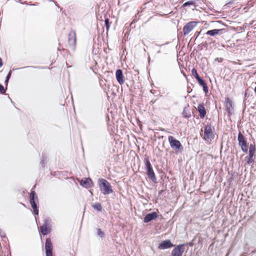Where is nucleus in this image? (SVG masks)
<instances>
[{
  "mask_svg": "<svg viewBox=\"0 0 256 256\" xmlns=\"http://www.w3.org/2000/svg\"><path fill=\"white\" fill-rule=\"evenodd\" d=\"M68 42L72 48H74L76 45V33L74 30H71L68 36Z\"/></svg>",
  "mask_w": 256,
  "mask_h": 256,
  "instance_id": "obj_6",
  "label": "nucleus"
},
{
  "mask_svg": "<svg viewBox=\"0 0 256 256\" xmlns=\"http://www.w3.org/2000/svg\"><path fill=\"white\" fill-rule=\"evenodd\" d=\"M48 224L47 220H46L44 224L42 226H40V232L44 236H46L50 232V230L48 227Z\"/></svg>",
  "mask_w": 256,
  "mask_h": 256,
  "instance_id": "obj_15",
  "label": "nucleus"
},
{
  "mask_svg": "<svg viewBox=\"0 0 256 256\" xmlns=\"http://www.w3.org/2000/svg\"><path fill=\"white\" fill-rule=\"evenodd\" d=\"M8 80H7L6 78L5 83L6 84V87H7V86H8Z\"/></svg>",
  "mask_w": 256,
  "mask_h": 256,
  "instance_id": "obj_32",
  "label": "nucleus"
},
{
  "mask_svg": "<svg viewBox=\"0 0 256 256\" xmlns=\"http://www.w3.org/2000/svg\"><path fill=\"white\" fill-rule=\"evenodd\" d=\"M214 128L210 124H207L204 128V134L203 138L207 142H210L214 138Z\"/></svg>",
  "mask_w": 256,
  "mask_h": 256,
  "instance_id": "obj_3",
  "label": "nucleus"
},
{
  "mask_svg": "<svg viewBox=\"0 0 256 256\" xmlns=\"http://www.w3.org/2000/svg\"><path fill=\"white\" fill-rule=\"evenodd\" d=\"M92 207L94 209L99 212H101L102 210V206L100 204L96 203L92 204Z\"/></svg>",
  "mask_w": 256,
  "mask_h": 256,
  "instance_id": "obj_20",
  "label": "nucleus"
},
{
  "mask_svg": "<svg viewBox=\"0 0 256 256\" xmlns=\"http://www.w3.org/2000/svg\"><path fill=\"white\" fill-rule=\"evenodd\" d=\"M255 150L256 149L254 144H250L249 147V154L248 156L253 158Z\"/></svg>",
  "mask_w": 256,
  "mask_h": 256,
  "instance_id": "obj_19",
  "label": "nucleus"
},
{
  "mask_svg": "<svg viewBox=\"0 0 256 256\" xmlns=\"http://www.w3.org/2000/svg\"><path fill=\"white\" fill-rule=\"evenodd\" d=\"M222 30V29H214L212 30H208L206 34L210 36H214L219 34L220 32Z\"/></svg>",
  "mask_w": 256,
  "mask_h": 256,
  "instance_id": "obj_18",
  "label": "nucleus"
},
{
  "mask_svg": "<svg viewBox=\"0 0 256 256\" xmlns=\"http://www.w3.org/2000/svg\"><path fill=\"white\" fill-rule=\"evenodd\" d=\"M245 160H246V162L248 164H250L254 162V160H253L252 158H250L248 156L246 158Z\"/></svg>",
  "mask_w": 256,
  "mask_h": 256,
  "instance_id": "obj_25",
  "label": "nucleus"
},
{
  "mask_svg": "<svg viewBox=\"0 0 256 256\" xmlns=\"http://www.w3.org/2000/svg\"><path fill=\"white\" fill-rule=\"evenodd\" d=\"M2 66V62L1 58H0V68Z\"/></svg>",
  "mask_w": 256,
  "mask_h": 256,
  "instance_id": "obj_31",
  "label": "nucleus"
},
{
  "mask_svg": "<svg viewBox=\"0 0 256 256\" xmlns=\"http://www.w3.org/2000/svg\"><path fill=\"white\" fill-rule=\"evenodd\" d=\"M174 245L171 242L170 240H166L162 241L158 245L160 249L164 250L174 246Z\"/></svg>",
  "mask_w": 256,
  "mask_h": 256,
  "instance_id": "obj_11",
  "label": "nucleus"
},
{
  "mask_svg": "<svg viewBox=\"0 0 256 256\" xmlns=\"http://www.w3.org/2000/svg\"><path fill=\"white\" fill-rule=\"evenodd\" d=\"M192 74L196 80L200 78L197 73L196 70L194 68L192 70Z\"/></svg>",
  "mask_w": 256,
  "mask_h": 256,
  "instance_id": "obj_22",
  "label": "nucleus"
},
{
  "mask_svg": "<svg viewBox=\"0 0 256 256\" xmlns=\"http://www.w3.org/2000/svg\"><path fill=\"white\" fill-rule=\"evenodd\" d=\"M197 110H198L200 118H203L206 114V110L202 104H199L198 106Z\"/></svg>",
  "mask_w": 256,
  "mask_h": 256,
  "instance_id": "obj_14",
  "label": "nucleus"
},
{
  "mask_svg": "<svg viewBox=\"0 0 256 256\" xmlns=\"http://www.w3.org/2000/svg\"><path fill=\"white\" fill-rule=\"evenodd\" d=\"M197 22H190L185 25L183 28L184 34L188 35L196 26Z\"/></svg>",
  "mask_w": 256,
  "mask_h": 256,
  "instance_id": "obj_8",
  "label": "nucleus"
},
{
  "mask_svg": "<svg viewBox=\"0 0 256 256\" xmlns=\"http://www.w3.org/2000/svg\"><path fill=\"white\" fill-rule=\"evenodd\" d=\"M0 92L2 94H4L6 92V90L4 89V86L0 84Z\"/></svg>",
  "mask_w": 256,
  "mask_h": 256,
  "instance_id": "obj_28",
  "label": "nucleus"
},
{
  "mask_svg": "<svg viewBox=\"0 0 256 256\" xmlns=\"http://www.w3.org/2000/svg\"><path fill=\"white\" fill-rule=\"evenodd\" d=\"M38 200V196L34 191H32L30 196V202L32 208L34 210V212L35 214H38V209L36 204V201Z\"/></svg>",
  "mask_w": 256,
  "mask_h": 256,
  "instance_id": "obj_4",
  "label": "nucleus"
},
{
  "mask_svg": "<svg viewBox=\"0 0 256 256\" xmlns=\"http://www.w3.org/2000/svg\"><path fill=\"white\" fill-rule=\"evenodd\" d=\"M242 150L243 152L246 153L248 150V146L247 144L244 145V146H241Z\"/></svg>",
  "mask_w": 256,
  "mask_h": 256,
  "instance_id": "obj_26",
  "label": "nucleus"
},
{
  "mask_svg": "<svg viewBox=\"0 0 256 256\" xmlns=\"http://www.w3.org/2000/svg\"><path fill=\"white\" fill-rule=\"evenodd\" d=\"M45 250L46 256H52V245L49 238L46 239Z\"/></svg>",
  "mask_w": 256,
  "mask_h": 256,
  "instance_id": "obj_9",
  "label": "nucleus"
},
{
  "mask_svg": "<svg viewBox=\"0 0 256 256\" xmlns=\"http://www.w3.org/2000/svg\"><path fill=\"white\" fill-rule=\"evenodd\" d=\"M98 184L100 188L104 194L107 195L113 192L110 184L105 179H99Z\"/></svg>",
  "mask_w": 256,
  "mask_h": 256,
  "instance_id": "obj_1",
  "label": "nucleus"
},
{
  "mask_svg": "<svg viewBox=\"0 0 256 256\" xmlns=\"http://www.w3.org/2000/svg\"><path fill=\"white\" fill-rule=\"evenodd\" d=\"M144 162L148 178L153 182H156V178L149 159L148 158H146L144 160Z\"/></svg>",
  "mask_w": 256,
  "mask_h": 256,
  "instance_id": "obj_2",
  "label": "nucleus"
},
{
  "mask_svg": "<svg viewBox=\"0 0 256 256\" xmlns=\"http://www.w3.org/2000/svg\"><path fill=\"white\" fill-rule=\"evenodd\" d=\"M28 68V66H25L24 68Z\"/></svg>",
  "mask_w": 256,
  "mask_h": 256,
  "instance_id": "obj_34",
  "label": "nucleus"
},
{
  "mask_svg": "<svg viewBox=\"0 0 256 256\" xmlns=\"http://www.w3.org/2000/svg\"><path fill=\"white\" fill-rule=\"evenodd\" d=\"M196 80L198 81L200 84L202 86L204 92L206 94L208 93V88L205 81L200 78H198Z\"/></svg>",
  "mask_w": 256,
  "mask_h": 256,
  "instance_id": "obj_17",
  "label": "nucleus"
},
{
  "mask_svg": "<svg viewBox=\"0 0 256 256\" xmlns=\"http://www.w3.org/2000/svg\"><path fill=\"white\" fill-rule=\"evenodd\" d=\"M182 116L185 118H188L190 116V112L186 108L183 110Z\"/></svg>",
  "mask_w": 256,
  "mask_h": 256,
  "instance_id": "obj_21",
  "label": "nucleus"
},
{
  "mask_svg": "<svg viewBox=\"0 0 256 256\" xmlns=\"http://www.w3.org/2000/svg\"><path fill=\"white\" fill-rule=\"evenodd\" d=\"M168 140L171 148L178 150L180 152L183 150V146L179 140L174 138L172 136H169Z\"/></svg>",
  "mask_w": 256,
  "mask_h": 256,
  "instance_id": "obj_5",
  "label": "nucleus"
},
{
  "mask_svg": "<svg viewBox=\"0 0 256 256\" xmlns=\"http://www.w3.org/2000/svg\"><path fill=\"white\" fill-rule=\"evenodd\" d=\"M214 60L216 62H221L222 60H223V58H215Z\"/></svg>",
  "mask_w": 256,
  "mask_h": 256,
  "instance_id": "obj_29",
  "label": "nucleus"
},
{
  "mask_svg": "<svg viewBox=\"0 0 256 256\" xmlns=\"http://www.w3.org/2000/svg\"><path fill=\"white\" fill-rule=\"evenodd\" d=\"M80 186L88 188L92 187L94 185L92 180L90 178H84L80 182Z\"/></svg>",
  "mask_w": 256,
  "mask_h": 256,
  "instance_id": "obj_10",
  "label": "nucleus"
},
{
  "mask_svg": "<svg viewBox=\"0 0 256 256\" xmlns=\"http://www.w3.org/2000/svg\"><path fill=\"white\" fill-rule=\"evenodd\" d=\"M105 25L106 27L107 30H108L110 28V24H109V20L108 18H106L104 20Z\"/></svg>",
  "mask_w": 256,
  "mask_h": 256,
  "instance_id": "obj_27",
  "label": "nucleus"
},
{
  "mask_svg": "<svg viewBox=\"0 0 256 256\" xmlns=\"http://www.w3.org/2000/svg\"><path fill=\"white\" fill-rule=\"evenodd\" d=\"M238 144L240 146H244V145L247 144L242 134L240 132L238 134Z\"/></svg>",
  "mask_w": 256,
  "mask_h": 256,
  "instance_id": "obj_16",
  "label": "nucleus"
},
{
  "mask_svg": "<svg viewBox=\"0 0 256 256\" xmlns=\"http://www.w3.org/2000/svg\"><path fill=\"white\" fill-rule=\"evenodd\" d=\"M157 217V213L155 212H154L147 214L144 218V222L146 223H147L156 219Z\"/></svg>",
  "mask_w": 256,
  "mask_h": 256,
  "instance_id": "obj_12",
  "label": "nucleus"
},
{
  "mask_svg": "<svg viewBox=\"0 0 256 256\" xmlns=\"http://www.w3.org/2000/svg\"><path fill=\"white\" fill-rule=\"evenodd\" d=\"M116 77L117 81L120 84H122L124 83V76L122 74V71L121 70L118 69L116 70Z\"/></svg>",
  "mask_w": 256,
  "mask_h": 256,
  "instance_id": "obj_13",
  "label": "nucleus"
},
{
  "mask_svg": "<svg viewBox=\"0 0 256 256\" xmlns=\"http://www.w3.org/2000/svg\"><path fill=\"white\" fill-rule=\"evenodd\" d=\"M160 52H160V50H158V53H160Z\"/></svg>",
  "mask_w": 256,
  "mask_h": 256,
  "instance_id": "obj_33",
  "label": "nucleus"
},
{
  "mask_svg": "<svg viewBox=\"0 0 256 256\" xmlns=\"http://www.w3.org/2000/svg\"><path fill=\"white\" fill-rule=\"evenodd\" d=\"M11 74H12V72L10 71L6 77V79L7 80H9L10 78V76H11Z\"/></svg>",
  "mask_w": 256,
  "mask_h": 256,
  "instance_id": "obj_30",
  "label": "nucleus"
},
{
  "mask_svg": "<svg viewBox=\"0 0 256 256\" xmlns=\"http://www.w3.org/2000/svg\"><path fill=\"white\" fill-rule=\"evenodd\" d=\"M194 2L192 1H188V2H184L183 4H182V6L183 7H185V6H190V5H194Z\"/></svg>",
  "mask_w": 256,
  "mask_h": 256,
  "instance_id": "obj_24",
  "label": "nucleus"
},
{
  "mask_svg": "<svg viewBox=\"0 0 256 256\" xmlns=\"http://www.w3.org/2000/svg\"><path fill=\"white\" fill-rule=\"evenodd\" d=\"M184 244L177 246L172 252L171 256H182L184 250Z\"/></svg>",
  "mask_w": 256,
  "mask_h": 256,
  "instance_id": "obj_7",
  "label": "nucleus"
},
{
  "mask_svg": "<svg viewBox=\"0 0 256 256\" xmlns=\"http://www.w3.org/2000/svg\"><path fill=\"white\" fill-rule=\"evenodd\" d=\"M98 235L101 238L104 237V233L100 228L97 229Z\"/></svg>",
  "mask_w": 256,
  "mask_h": 256,
  "instance_id": "obj_23",
  "label": "nucleus"
}]
</instances>
